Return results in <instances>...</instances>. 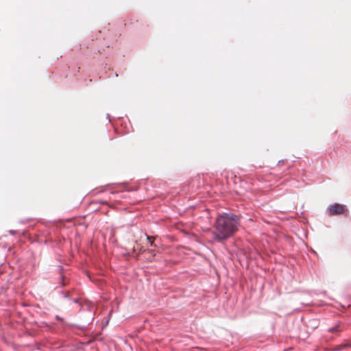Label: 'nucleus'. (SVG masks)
Here are the masks:
<instances>
[{"mask_svg":"<svg viewBox=\"0 0 351 351\" xmlns=\"http://www.w3.org/2000/svg\"><path fill=\"white\" fill-rule=\"evenodd\" d=\"M240 219L239 215L232 213H219L212 231L213 242L223 243L232 237L238 230Z\"/></svg>","mask_w":351,"mask_h":351,"instance_id":"f257e3e1","label":"nucleus"},{"mask_svg":"<svg viewBox=\"0 0 351 351\" xmlns=\"http://www.w3.org/2000/svg\"><path fill=\"white\" fill-rule=\"evenodd\" d=\"M9 233L12 235H15L16 233V230H9Z\"/></svg>","mask_w":351,"mask_h":351,"instance_id":"dca6fc26","label":"nucleus"},{"mask_svg":"<svg viewBox=\"0 0 351 351\" xmlns=\"http://www.w3.org/2000/svg\"><path fill=\"white\" fill-rule=\"evenodd\" d=\"M59 294L62 295V297L68 300H71V297L69 295V292L66 291H60Z\"/></svg>","mask_w":351,"mask_h":351,"instance_id":"0eeeda50","label":"nucleus"},{"mask_svg":"<svg viewBox=\"0 0 351 351\" xmlns=\"http://www.w3.org/2000/svg\"><path fill=\"white\" fill-rule=\"evenodd\" d=\"M66 276L63 273L60 274L59 280H65Z\"/></svg>","mask_w":351,"mask_h":351,"instance_id":"f8f14e48","label":"nucleus"},{"mask_svg":"<svg viewBox=\"0 0 351 351\" xmlns=\"http://www.w3.org/2000/svg\"><path fill=\"white\" fill-rule=\"evenodd\" d=\"M38 327L39 328H46L47 330H51V326L49 324H48L47 322H41L40 323H36Z\"/></svg>","mask_w":351,"mask_h":351,"instance_id":"423d86ee","label":"nucleus"},{"mask_svg":"<svg viewBox=\"0 0 351 351\" xmlns=\"http://www.w3.org/2000/svg\"><path fill=\"white\" fill-rule=\"evenodd\" d=\"M110 193H111L112 194H114V193H117V191H112Z\"/></svg>","mask_w":351,"mask_h":351,"instance_id":"6ab92c4d","label":"nucleus"},{"mask_svg":"<svg viewBox=\"0 0 351 351\" xmlns=\"http://www.w3.org/2000/svg\"><path fill=\"white\" fill-rule=\"evenodd\" d=\"M351 348V341L346 340L344 341V343H343L342 344L336 346L333 348V350H335V351H341L342 350H343L345 348Z\"/></svg>","mask_w":351,"mask_h":351,"instance_id":"39448f33","label":"nucleus"},{"mask_svg":"<svg viewBox=\"0 0 351 351\" xmlns=\"http://www.w3.org/2000/svg\"><path fill=\"white\" fill-rule=\"evenodd\" d=\"M327 213L329 216L344 215L347 217L348 215V209L347 206L339 203H335L330 205L327 208Z\"/></svg>","mask_w":351,"mask_h":351,"instance_id":"f03ea898","label":"nucleus"},{"mask_svg":"<svg viewBox=\"0 0 351 351\" xmlns=\"http://www.w3.org/2000/svg\"><path fill=\"white\" fill-rule=\"evenodd\" d=\"M147 253H149L152 256V258L150 259V261H152L154 258V257L156 256V254L154 252V250L147 249Z\"/></svg>","mask_w":351,"mask_h":351,"instance_id":"1a4fd4ad","label":"nucleus"},{"mask_svg":"<svg viewBox=\"0 0 351 351\" xmlns=\"http://www.w3.org/2000/svg\"><path fill=\"white\" fill-rule=\"evenodd\" d=\"M100 203H101V204H104V205L107 204V202H106V201H105V200L101 201V202H100Z\"/></svg>","mask_w":351,"mask_h":351,"instance_id":"f3484780","label":"nucleus"},{"mask_svg":"<svg viewBox=\"0 0 351 351\" xmlns=\"http://www.w3.org/2000/svg\"><path fill=\"white\" fill-rule=\"evenodd\" d=\"M107 117H108V120H109V122H111V120H110V114H107Z\"/></svg>","mask_w":351,"mask_h":351,"instance_id":"a211bd4d","label":"nucleus"},{"mask_svg":"<svg viewBox=\"0 0 351 351\" xmlns=\"http://www.w3.org/2000/svg\"><path fill=\"white\" fill-rule=\"evenodd\" d=\"M346 328L345 324L341 322L338 321L335 324L328 328V332L334 334L335 336L338 337L339 336V334L343 331Z\"/></svg>","mask_w":351,"mask_h":351,"instance_id":"7ed1b4c3","label":"nucleus"},{"mask_svg":"<svg viewBox=\"0 0 351 351\" xmlns=\"http://www.w3.org/2000/svg\"><path fill=\"white\" fill-rule=\"evenodd\" d=\"M58 271H59L60 274V273H63V271H64V267H63L62 265H58Z\"/></svg>","mask_w":351,"mask_h":351,"instance_id":"ddd939ff","label":"nucleus"},{"mask_svg":"<svg viewBox=\"0 0 351 351\" xmlns=\"http://www.w3.org/2000/svg\"><path fill=\"white\" fill-rule=\"evenodd\" d=\"M285 160H283V159L280 160L278 162V166H281V165H284V164H285Z\"/></svg>","mask_w":351,"mask_h":351,"instance_id":"2eb2a0df","label":"nucleus"},{"mask_svg":"<svg viewBox=\"0 0 351 351\" xmlns=\"http://www.w3.org/2000/svg\"><path fill=\"white\" fill-rule=\"evenodd\" d=\"M120 185H123L124 186V190L132 192V191H136L138 190V188H129L127 186V184L125 183L120 184Z\"/></svg>","mask_w":351,"mask_h":351,"instance_id":"6e6552de","label":"nucleus"},{"mask_svg":"<svg viewBox=\"0 0 351 351\" xmlns=\"http://www.w3.org/2000/svg\"><path fill=\"white\" fill-rule=\"evenodd\" d=\"M146 237H147V239L148 242L149 243L150 245H151V246H154V247H155V246H156V245L154 244V241H153V239L151 238V237H149V235H146Z\"/></svg>","mask_w":351,"mask_h":351,"instance_id":"9b49d317","label":"nucleus"},{"mask_svg":"<svg viewBox=\"0 0 351 351\" xmlns=\"http://www.w3.org/2000/svg\"><path fill=\"white\" fill-rule=\"evenodd\" d=\"M58 285L63 288L67 285V282L65 280H58Z\"/></svg>","mask_w":351,"mask_h":351,"instance_id":"9d476101","label":"nucleus"},{"mask_svg":"<svg viewBox=\"0 0 351 351\" xmlns=\"http://www.w3.org/2000/svg\"><path fill=\"white\" fill-rule=\"evenodd\" d=\"M73 303L75 304H80V301L77 298H71V300Z\"/></svg>","mask_w":351,"mask_h":351,"instance_id":"4468645a","label":"nucleus"},{"mask_svg":"<svg viewBox=\"0 0 351 351\" xmlns=\"http://www.w3.org/2000/svg\"><path fill=\"white\" fill-rule=\"evenodd\" d=\"M55 318L56 320L60 322L63 326L75 327L81 330H86L87 329V326L86 325H78V324H71V323L66 322H65V320L63 317H60L58 315H56L55 316Z\"/></svg>","mask_w":351,"mask_h":351,"instance_id":"20e7f679","label":"nucleus"}]
</instances>
